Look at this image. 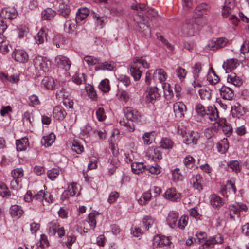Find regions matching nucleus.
I'll return each instance as SVG.
<instances>
[{"mask_svg": "<svg viewBox=\"0 0 249 249\" xmlns=\"http://www.w3.org/2000/svg\"><path fill=\"white\" fill-rule=\"evenodd\" d=\"M209 7L207 4L205 3L200 4L196 8L193 13V17L195 18H199L204 15H207Z\"/></svg>", "mask_w": 249, "mask_h": 249, "instance_id": "f3484780", "label": "nucleus"}, {"mask_svg": "<svg viewBox=\"0 0 249 249\" xmlns=\"http://www.w3.org/2000/svg\"><path fill=\"white\" fill-rule=\"evenodd\" d=\"M12 56L15 61L20 63H25L29 58L27 53L24 50L20 49H15Z\"/></svg>", "mask_w": 249, "mask_h": 249, "instance_id": "9d476101", "label": "nucleus"}, {"mask_svg": "<svg viewBox=\"0 0 249 249\" xmlns=\"http://www.w3.org/2000/svg\"><path fill=\"white\" fill-rule=\"evenodd\" d=\"M189 214L191 216L194 217L195 219L201 220L202 215L198 213L197 208H193L189 210Z\"/></svg>", "mask_w": 249, "mask_h": 249, "instance_id": "338daca9", "label": "nucleus"}, {"mask_svg": "<svg viewBox=\"0 0 249 249\" xmlns=\"http://www.w3.org/2000/svg\"><path fill=\"white\" fill-rule=\"evenodd\" d=\"M172 176L174 181L182 180V175L179 169L176 168L172 171Z\"/></svg>", "mask_w": 249, "mask_h": 249, "instance_id": "774afa93", "label": "nucleus"}, {"mask_svg": "<svg viewBox=\"0 0 249 249\" xmlns=\"http://www.w3.org/2000/svg\"><path fill=\"white\" fill-rule=\"evenodd\" d=\"M77 24L71 20H67L66 21L64 25V31L69 33H72L77 27Z\"/></svg>", "mask_w": 249, "mask_h": 249, "instance_id": "e433bc0d", "label": "nucleus"}, {"mask_svg": "<svg viewBox=\"0 0 249 249\" xmlns=\"http://www.w3.org/2000/svg\"><path fill=\"white\" fill-rule=\"evenodd\" d=\"M99 88L104 92L109 91L110 89L109 80L107 79L102 80L99 85Z\"/></svg>", "mask_w": 249, "mask_h": 249, "instance_id": "c03bdc74", "label": "nucleus"}, {"mask_svg": "<svg viewBox=\"0 0 249 249\" xmlns=\"http://www.w3.org/2000/svg\"><path fill=\"white\" fill-rule=\"evenodd\" d=\"M173 110L176 117L182 118L184 116V112L187 110V108L183 102H178L174 104Z\"/></svg>", "mask_w": 249, "mask_h": 249, "instance_id": "dca6fc26", "label": "nucleus"}, {"mask_svg": "<svg viewBox=\"0 0 249 249\" xmlns=\"http://www.w3.org/2000/svg\"><path fill=\"white\" fill-rule=\"evenodd\" d=\"M159 97L160 95L158 92L157 88L156 87H150L146 95V98L149 102H152Z\"/></svg>", "mask_w": 249, "mask_h": 249, "instance_id": "c85d7f7f", "label": "nucleus"}, {"mask_svg": "<svg viewBox=\"0 0 249 249\" xmlns=\"http://www.w3.org/2000/svg\"><path fill=\"white\" fill-rule=\"evenodd\" d=\"M216 46L218 49L222 48L226 46L229 43V40L225 37L217 38L215 40Z\"/></svg>", "mask_w": 249, "mask_h": 249, "instance_id": "6e6d98bb", "label": "nucleus"}, {"mask_svg": "<svg viewBox=\"0 0 249 249\" xmlns=\"http://www.w3.org/2000/svg\"><path fill=\"white\" fill-rule=\"evenodd\" d=\"M16 148L18 151H22L26 150L29 146L28 139L26 138H22L20 139L16 140Z\"/></svg>", "mask_w": 249, "mask_h": 249, "instance_id": "393cba45", "label": "nucleus"}, {"mask_svg": "<svg viewBox=\"0 0 249 249\" xmlns=\"http://www.w3.org/2000/svg\"><path fill=\"white\" fill-rule=\"evenodd\" d=\"M89 13V9L86 7L79 8L77 13L75 17V22L76 24L79 23L82 20L85 19Z\"/></svg>", "mask_w": 249, "mask_h": 249, "instance_id": "4be33fe9", "label": "nucleus"}, {"mask_svg": "<svg viewBox=\"0 0 249 249\" xmlns=\"http://www.w3.org/2000/svg\"><path fill=\"white\" fill-rule=\"evenodd\" d=\"M0 195L2 196H10V192L7 186L4 184H0Z\"/></svg>", "mask_w": 249, "mask_h": 249, "instance_id": "e2e57ef3", "label": "nucleus"}, {"mask_svg": "<svg viewBox=\"0 0 249 249\" xmlns=\"http://www.w3.org/2000/svg\"><path fill=\"white\" fill-rule=\"evenodd\" d=\"M71 148L73 151L77 154H81L84 151L83 145L77 142H74L72 143Z\"/></svg>", "mask_w": 249, "mask_h": 249, "instance_id": "680f3d73", "label": "nucleus"}, {"mask_svg": "<svg viewBox=\"0 0 249 249\" xmlns=\"http://www.w3.org/2000/svg\"><path fill=\"white\" fill-rule=\"evenodd\" d=\"M142 223L145 229L148 230L149 227L153 224L154 220L151 216L146 215L143 217Z\"/></svg>", "mask_w": 249, "mask_h": 249, "instance_id": "4d7b16f0", "label": "nucleus"}, {"mask_svg": "<svg viewBox=\"0 0 249 249\" xmlns=\"http://www.w3.org/2000/svg\"><path fill=\"white\" fill-rule=\"evenodd\" d=\"M176 72L177 73L178 77L181 80L184 79L186 76V71L184 69L181 68V67H178L176 70Z\"/></svg>", "mask_w": 249, "mask_h": 249, "instance_id": "052dcab7", "label": "nucleus"}, {"mask_svg": "<svg viewBox=\"0 0 249 249\" xmlns=\"http://www.w3.org/2000/svg\"><path fill=\"white\" fill-rule=\"evenodd\" d=\"M55 139V135L52 133L49 135L44 136L41 140V143L45 147H49L54 142Z\"/></svg>", "mask_w": 249, "mask_h": 249, "instance_id": "c9c22d12", "label": "nucleus"}, {"mask_svg": "<svg viewBox=\"0 0 249 249\" xmlns=\"http://www.w3.org/2000/svg\"><path fill=\"white\" fill-rule=\"evenodd\" d=\"M55 89H57L55 93V97L57 99H65L69 96L70 89L66 84H64L62 86L59 85Z\"/></svg>", "mask_w": 249, "mask_h": 249, "instance_id": "2eb2a0df", "label": "nucleus"}, {"mask_svg": "<svg viewBox=\"0 0 249 249\" xmlns=\"http://www.w3.org/2000/svg\"><path fill=\"white\" fill-rule=\"evenodd\" d=\"M195 109L198 116L204 117L206 115V109L201 104L196 103L195 106Z\"/></svg>", "mask_w": 249, "mask_h": 249, "instance_id": "37998d69", "label": "nucleus"}, {"mask_svg": "<svg viewBox=\"0 0 249 249\" xmlns=\"http://www.w3.org/2000/svg\"><path fill=\"white\" fill-rule=\"evenodd\" d=\"M167 78L166 73L163 69H160L156 70L153 74V79L160 83L165 81Z\"/></svg>", "mask_w": 249, "mask_h": 249, "instance_id": "cd10ccee", "label": "nucleus"}, {"mask_svg": "<svg viewBox=\"0 0 249 249\" xmlns=\"http://www.w3.org/2000/svg\"><path fill=\"white\" fill-rule=\"evenodd\" d=\"M67 115L66 111L61 106L55 107L53 111V115L57 120H63Z\"/></svg>", "mask_w": 249, "mask_h": 249, "instance_id": "412c9836", "label": "nucleus"}, {"mask_svg": "<svg viewBox=\"0 0 249 249\" xmlns=\"http://www.w3.org/2000/svg\"><path fill=\"white\" fill-rule=\"evenodd\" d=\"M49 232L52 235H54L60 227L59 223L56 221H53L48 224Z\"/></svg>", "mask_w": 249, "mask_h": 249, "instance_id": "a19ab883", "label": "nucleus"}, {"mask_svg": "<svg viewBox=\"0 0 249 249\" xmlns=\"http://www.w3.org/2000/svg\"><path fill=\"white\" fill-rule=\"evenodd\" d=\"M206 115L209 117L211 121H214L218 118V112L214 106H209L206 111Z\"/></svg>", "mask_w": 249, "mask_h": 249, "instance_id": "b1692460", "label": "nucleus"}, {"mask_svg": "<svg viewBox=\"0 0 249 249\" xmlns=\"http://www.w3.org/2000/svg\"><path fill=\"white\" fill-rule=\"evenodd\" d=\"M149 67V63L142 57H135L129 65L131 75L135 81H138L141 77L142 68H148Z\"/></svg>", "mask_w": 249, "mask_h": 249, "instance_id": "f257e3e1", "label": "nucleus"}, {"mask_svg": "<svg viewBox=\"0 0 249 249\" xmlns=\"http://www.w3.org/2000/svg\"><path fill=\"white\" fill-rule=\"evenodd\" d=\"M170 243L169 238L163 235H157L154 236L153 240L154 248L159 249H162V248L168 246Z\"/></svg>", "mask_w": 249, "mask_h": 249, "instance_id": "1a4fd4ad", "label": "nucleus"}, {"mask_svg": "<svg viewBox=\"0 0 249 249\" xmlns=\"http://www.w3.org/2000/svg\"><path fill=\"white\" fill-rule=\"evenodd\" d=\"M217 150L219 152L224 154L228 149L229 144L227 138H224L221 140L217 145Z\"/></svg>", "mask_w": 249, "mask_h": 249, "instance_id": "f704fd0d", "label": "nucleus"}, {"mask_svg": "<svg viewBox=\"0 0 249 249\" xmlns=\"http://www.w3.org/2000/svg\"><path fill=\"white\" fill-rule=\"evenodd\" d=\"M236 191V187L234 184L231 180L227 182L224 187L221 190L222 195L225 197H228L229 195L235 194Z\"/></svg>", "mask_w": 249, "mask_h": 249, "instance_id": "6ab92c4d", "label": "nucleus"}, {"mask_svg": "<svg viewBox=\"0 0 249 249\" xmlns=\"http://www.w3.org/2000/svg\"><path fill=\"white\" fill-rule=\"evenodd\" d=\"M188 216L187 215H182L178 219V213L176 211H170L166 219L169 226L172 228H178L184 230L188 223Z\"/></svg>", "mask_w": 249, "mask_h": 249, "instance_id": "f03ea898", "label": "nucleus"}, {"mask_svg": "<svg viewBox=\"0 0 249 249\" xmlns=\"http://www.w3.org/2000/svg\"><path fill=\"white\" fill-rule=\"evenodd\" d=\"M201 70V64L199 62L196 63L194 66L192 67V72L194 79L193 85L194 87H200L202 86L201 80L200 78V73Z\"/></svg>", "mask_w": 249, "mask_h": 249, "instance_id": "0eeeda50", "label": "nucleus"}, {"mask_svg": "<svg viewBox=\"0 0 249 249\" xmlns=\"http://www.w3.org/2000/svg\"><path fill=\"white\" fill-rule=\"evenodd\" d=\"M11 175L15 179L21 178L23 176V170L21 168L14 169L11 171Z\"/></svg>", "mask_w": 249, "mask_h": 249, "instance_id": "603ef678", "label": "nucleus"}, {"mask_svg": "<svg viewBox=\"0 0 249 249\" xmlns=\"http://www.w3.org/2000/svg\"><path fill=\"white\" fill-rule=\"evenodd\" d=\"M124 112L127 120L136 123L141 121V114L137 110L127 107L124 109Z\"/></svg>", "mask_w": 249, "mask_h": 249, "instance_id": "6e6552de", "label": "nucleus"}, {"mask_svg": "<svg viewBox=\"0 0 249 249\" xmlns=\"http://www.w3.org/2000/svg\"><path fill=\"white\" fill-rule=\"evenodd\" d=\"M54 7L57 9V14L64 18H67L70 14L71 9L68 0H55Z\"/></svg>", "mask_w": 249, "mask_h": 249, "instance_id": "20e7f679", "label": "nucleus"}, {"mask_svg": "<svg viewBox=\"0 0 249 249\" xmlns=\"http://www.w3.org/2000/svg\"><path fill=\"white\" fill-rule=\"evenodd\" d=\"M118 99L121 101L125 103L127 102L129 99V95L128 93L125 90L120 91L117 94Z\"/></svg>", "mask_w": 249, "mask_h": 249, "instance_id": "5fc2aeb1", "label": "nucleus"}, {"mask_svg": "<svg viewBox=\"0 0 249 249\" xmlns=\"http://www.w3.org/2000/svg\"><path fill=\"white\" fill-rule=\"evenodd\" d=\"M222 130L225 135L229 136L232 132V128L230 124L224 123L222 125Z\"/></svg>", "mask_w": 249, "mask_h": 249, "instance_id": "69168bd1", "label": "nucleus"}, {"mask_svg": "<svg viewBox=\"0 0 249 249\" xmlns=\"http://www.w3.org/2000/svg\"><path fill=\"white\" fill-rule=\"evenodd\" d=\"M219 77L216 74L214 70L211 68L208 75L207 80L211 84H215L219 81Z\"/></svg>", "mask_w": 249, "mask_h": 249, "instance_id": "58836bf2", "label": "nucleus"}, {"mask_svg": "<svg viewBox=\"0 0 249 249\" xmlns=\"http://www.w3.org/2000/svg\"><path fill=\"white\" fill-rule=\"evenodd\" d=\"M232 9H229L225 6H223L222 10V15L223 18H229V20L231 21L232 24L235 26L237 25V23L239 21L238 18L237 17L234 15H231Z\"/></svg>", "mask_w": 249, "mask_h": 249, "instance_id": "a211bd4d", "label": "nucleus"}, {"mask_svg": "<svg viewBox=\"0 0 249 249\" xmlns=\"http://www.w3.org/2000/svg\"><path fill=\"white\" fill-rule=\"evenodd\" d=\"M227 82L235 86H240L242 84L241 79L237 77L236 73H231L227 76Z\"/></svg>", "mask_w": 249, "mask_h": 249, "instance_id": "72a5a7b5", "label": "nucleus"}, {"mask_svg": "<svg viewBox=\"0 0 249 249\" xmlns=\"http://www.w3.org/2000/svg\"><path fill=\"white\" fill-rule=\"evenodd\" d=\"M160 146L164 149L171 148L173 145V142L169 139L162 138L160 142Z\"/></svg>", "mask_w": 249, "mask_h": 249, "instance_id": "09e8293b", "label": "nucleus"}, {"mask_svg": "<svg viewBox=\"0 0 249 249\" xmlns=\"http://www.w3.org/2000/svg\"><path fill=\"white\" fill-rule=\"evenodd\" d=\"M223 239L220 235H216L214 237H211L205 242V245L208 248L212 245L221 244L223 242Z\"/></svg>", "mask_w": 249, "mask_h": 249, "instance_id": "4c0bfd02", "label": "nucleus"}, {"mask_svg": "<svg viewBox=\"0 0 249 249\" xmlns=\"http://www.w3.org/2000/svg\"><path fill=\"white\" fill-rule=\"evenodd\" d=\"M199 19L187 20L183 25L182 31L184 34L192 36L200 29L198 24Z\"/></svg>", "mask_w": 249, "mask_h": 249, "instance_id": "39448f33", "label": "nucleus"}, {"mask_svg": "<svg viewBox=\"0 0 249 249\" xmlns=\"http://www.w3.org/2000/svg\"><path fill=\"white\" fill-rule=\"evenodd\" d=\"M24 212L19 205H13L10 208V213L12 217L16 218H20L24 213Z\"/></svg>", "mask_w": 249, "mask_h": 249, "instance_id": "5701e85b", "label": "nucleus"}, {"mask_svg": "<svg viewBox=\"0 0 249 249\" xmlns=\"http://www.w3.org/2000/svg\"><path fill=\"white\" fill-rule=\"evenodd\" d=\"M194 132H191L190 133H186V136H184L183 142L186 144H189L191 143L196 144L197 141V138H196Z\"/></svg>", "mask_w": 249, "mask_h": 249, "instance_id": "79ce46f5", "label": "nucleus"}, {"mask_svg": "<svg viewBox=\"0 0 249 249\" xmlns=\"http://www.w3.org/2000/svg\"><path fill=\"white\" fill-rule=\"evenodd\" d=\"M146 156L148 159H151L155 161L162 158L161 152L159 148L154 147L148 148L146 153Z\"/></svg>", "mask_w": 249, "mask_h": 249, "instance_id": "9b49d317", "label": "nucleus"}, {"mask_svg": "<svg viewBox=\"0 0 249 249\" xmlns=\"http://www.w3.org/2000/svg\"><path fill=\"white\" fill-rule=\"evenodd\" d=\"M48 34L44 28H42L35 37L36 43L38 44L43 43L47 41Z\"/></svg>", "mask_w": 249, "mask_h": 249, "instance_id": "bb28decb", "label": "nucleus"}, {"mask_svg": "<svg viewBox=\"0 0 249 249\" xmlns=\"http://www.w3.org/2000/svg\"><path fill=\"white\" fill-rule=\"evenodd\" d=\"M222 200L221 197L219 196L213 195L211 198V205L214 207H219L222 205Z\"/></svg>", "mask_w": 249, "mask_h": 249, "instance_id": "de8ad7c7", "label": "nucleus"}, {"mask_svg": "<svg viewBox=\"0 0 249 249\" xmlns=\"http://www.w3.org/2000/svg\"><path fill=\"white\" fill-rule=\"evenodd\" d=\"M134 20L138 24V29L142 36L148 37L151 35V29L145 21L146 19L141 15H136L134 17Z\"/></svg>", "mask_w": 249, "mask_h": 249, "instance_id": "7ed1b4c3", "label": "nucleus"}, {"mask_svg": "<svg viewBox=\"0 0 249 249\" xmlns=\"http://www.w3.org/2000/svg\"><path fill=\"white\" fill-rule=\"evenodd\" d=\"M219 90L221 97L224 99L231 100L234 96L233 90L228 86L222 85Z\"/></svg>", "mask_w": 249, "mask_h": 249, "instance_id": "f8f14e48", "label": "nucleus"}, {"mask_svg": "<svg viewBox=\"0 0 249 249\" xmlns=\"http://www.w3.org/2000/svg\"><path fill=\"white\" fill-rule=\"evenodd\" d=\"M55 61L58 67L63 69L65 71L70 69L71 63L66 56L61 55H57L55 57Z\"/></svg>", "mask_w": 249, "mask_h": 249, "instance_id": "4468645a", "label": "nucleus"}, {"mask_svg": "<svg viewBox=\"0 0 249 249\" xmlns=\"http://www.w3.org/2000/svg\"><path fill=\"white\" fill-rule=\"evenodd\" d=\"M165 197L173 201H179L181 199V194L177 193L175 188H171L165 192Z\"/></svg>", "mask_w": 249, "mask_h": 249, "instance_id": "aec40b11", "label": "nucleus"}, {"mask_svg": "<svg viewBox=\"0 0 249 249\" xmlns=\"http://www.w3.org/2000/svg\"><path fill=\"white\" fill-rule=\"evenodd\" d=\"M203 182L202 176L199 174L196 175L193 178V187L200 191L203 189Z\"/></svg>", "mask_w": 249, "mask_h": 249, "instance_id": "7c9ffc66", "label": "nucleus"}, {"mask_svg": "<svg viewBox=\"0 0 249 249\" xmlns=\"http://www.w3.org/2000/svg\"><path fill=\"white\" fill-rule=\"evenodd\" d=\"M228 165L236 173L239 172L241 169V165L238 160H232L228 164Z\"/></svg>", "mask_w": 249, "mask_h": 249, "instance_id": "49530a36", "label": "nucleus"}, {"mask_svg": "<svg viewBox=\"0 0 249 249\" xmlns=\"http://www.w3.org/2000/svg\"><path fill=\"white\" fill-rule=\"evenodd\" d=\"M156 36L157 38L159 39L169 50H172L173 46L171 44L164 38V37L160 35V33H156Z\"/></svg>", "mask_w": 249, "mask_h": 249, "instance_id": "864d4df0", "label": "nucleus"}, {"mask_svg": "<svg viewBox=\"0 0 249 249\" xmlns=\"http://www.w3.org/2000/svg\"><path fill=\"white\" fill-rule=\"evenodd\" d=\"M239 204H232L229 206L230 213L229 215L231 218H233L234 216L232 214V213L237 214L238 216L239 215L240 211L239 210Z\"/></svg>", "mask_w": 249, "mask_h": 249, "instance_id": "8fccbe9b", "label": "nucleus"}, {"mask_svg": "<svg viewBox=\"0 0 249 249\" xmlns=\"http://www.w3.org/2000/svg\"><path fill=\"white\" fill-rule=\"evenodd\" d=\"M91 131V127L89 124H87L82 128L81 135L84 137H88Z\"/></svg>", "mask_w": 249, "mask_h": 249, "instance_id": "0e129e2a", "label": "nucleus"}, {"mask_svg": "<svg viewBox=\"0 0 249 249\" xmlns=\"http://www.w3.org/2000/svg\"><path fill=\"white\" fill-rule=\"evenodd\" d=\"M131 167L132 172L136 174L142 173L145 170V166L143 162H133L131 163Z\"/></svg>", "mask_w": 249, "mask_h": 249, "instance_id": "473e14b6", "label": "nucleus"}, {"mask_svg": "<svg viewBox=\"0 0 249 249\" xmlns=\"http://www.w3.org/2000/svg\"><path fill=\"white\" fill-rule=\"evenodd\" d=\"M115 67V64L113 62H105L104 63H102L97 66H96L95 67V70L96 71L99 70L113 71Z\"/></svg>", "mask_w": 249, "mask_h": 249, "instance_id": "2f4dec72", "label": "nucleus"}, {"mask_svg": "<svg viewBox=\"0 0 249 249\" xmlns=\"http://www.w3.org/2000/svg\"><path fill=\"white\" fill-rule=\"evenodd\" d=\"M84 60L88 65H94L99 63V59L92 56H86Z\"/></svg>", "mask_w": 249, "mask_h": 249, "instance_id": "13d9d810", "label": "nucleus"}, {"mask_svg": "<svg viewBox=\"0 0 249 249\" xmlns=\"http://www.w3.org/2000/svg\"><path fill=\"white\" fill-rule=\"evenodd\" d=\"M59 174V170L57 168H53L47 172V176L52 180H54Z\"/></svg>", "mask_w": 249, "mask_h": 249, "instance_id": "3c124183", "label": "nucleus"}, {"mask_svg": "<svg viewBox=\"0 0 249 249\" xmlns=\"http://www.w3.org/2000/svg\"><path fill=\"white\" fill-rule=\"evenodd\" d=\"M33 64L35 68L38 71H41L43 72L48 71L51 65V62L46 58L41 56L36 57L33 60Z\"/></svg>", "mask_w": 249, "mask_h": 249, "instance_id": "423d86ee", "label": "nucleus"}, {"mask_svg": "<svg viewBox=\"0 0 249 249\" xmlns=\"http://www.w3.org/2000/svg\"><path fill=\"white\" fill-rule=\"evenodd\" d=\"M42 84L47 89H55V82L51 78L45 77L42 81Z\"/></svg>", "mask_w": 249, "mask_h": 249, "instance_id": "ea45409f", "label": "nucleus"}, {"mask_svg": "<svg viewBox=\"0 0 249 249\" xmlns=\"http://www.w3.org/2000/svg\"><path fill=\"white\" fill-rule=\"evenodd\" d=\"M56 12L50 8L44 9L41 13V18L43 20H51L53 18Z\"/></svg>", "mask_w": 249, "mask_h": 249, "instance_id": "c756f323", "label": "nucleus"}, {"mask_svg": "<svg viewBox=\"0 0 249 249\" xmlns=\"http://www.w3.org/2000/svg\"><path fill=\"white\" fill-rule=\"evenodd\" d=\"M17 15V12L14 7L4 8L2 9L0 12L1 17L9 20L15 18Z\"/></svg>", "mask_w": 249, "mask_h": 249, "instance_id": "ddd939ff", "label": "nucleus"}, {"mask_svg": "<svg viewBox=\"0 0 249 249\" xmlns=\"http://www.w3.org/2000/svg\"><path fill=\"white\" fill-rule=\"evenodd\" d=\"M67 190L70 193V195L72 196L78 194V189L76 183L72 182L70 183L68 186Z\"/></svg>", "mask_w": 249, "mask_h": 249, "instance_id": "bf43d9fd", "label": "nucleus"}, {"mask_svg": "<svg viewBox=\"0 0 249 249\" xmlns=\"http://www.w3.org/2000/svg\"><path fill=\"white\" fill-rule=\"evenodd\" d=\"M238 65L237 61L234 59L227 60L224 62L222 67L226 71V72L231 71L235 69Z\"/></svg>", "mask_w": 249, "mask_h": 249, "instance_id": "a878e982", "label": "nucleus"}, {"mask_svg": "<svg viewBox=\"0 0 249 249\" xmlns=\"http://www.w3.org/2000/svg\"><path fill=\"white\" fill-rule=\"evenodd\" d=\"M199 94L202 100H209L211 97V92L210 89H200L199 91Z\"/></svg>", "mask_w": 249, "mask_h": 249, "instance_id": "a18cd8bd", "label": "nucleus"}]
</instances>
